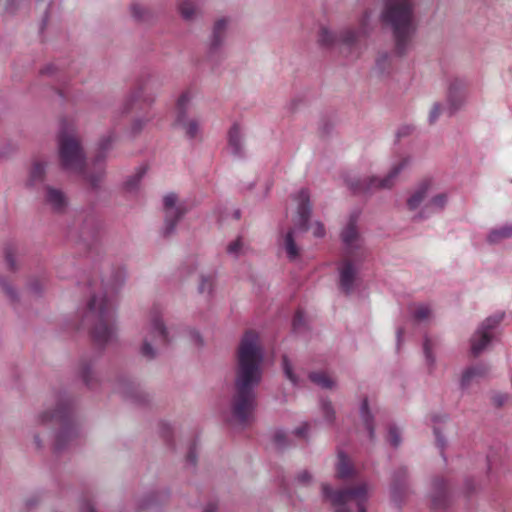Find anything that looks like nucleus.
I'll use <instances>...</instances> for the list:
<instances>
[{"label": "nucleus", "mask_w": 512, "mask_h": 512, "mask_svg": "<svg viewBox=\"0 0 512 512\" xmlns=\"http://www.w3.org/2000/svg\"><path fill=\"white\" fill-rule=\"evenodd\" d=\"M262 361L263 350L259 335L255 331H247L237 351L235 389L228 419L231 425H245L253 418L256 407L255 389L262 378Z\"/></svg>", "instance_id": "f257e3e1"}, {"label": "nucleus", "mask_w": 512, "mask_h": 512, "mask_svg": "<svg viewBox=\"0 0 512 512\" xmlns=\"http://www.w3.org/2000/svg\"><path fill=\"white\" fill-rule=\"evenodd\" d=\"M114 136L109 135L100 140L97 154L91 168H85V154L72 127L63 126L58 136V153L64 170L81 174L92 186H97L104 177L103 161L114 142Z\"/></svg>", "instance_id": "f03ea898"}, {"label": "nucleus", "mask_w": 512, "mask_h": 512, "mask_svg": "<svg viewBox=\"0 0 512 512\" xmlns=\"http://www.w3.org/2000/svg\"><path fill=\"white\" fill-rule=\"evenodd\" d=\"M84 321L92 325V336L99 345L116 339L114 289L103 285L94 287L86 304Z\"/></svg>", "instance_id": "7ed1b4c3"}, {"label": "nucleus", "mask_w": 512, "mask_h": 512, "mask_svg": "<svg viewBox=\"0 0 512 512\" xmlns=\"http://www.w3.org/2000/svg\"><path fill=\"white\" fill-rule=\"evenodd\" d=\"M381 20L393 31L396 52L411 51L416 32L412 0H384Z\"/></svg>", "instance_id": "20e7f679"}, {"label": "nucleus", "mask_w": 512, "mask_h": 512, "mask_svg": "<svg viewBox=\"0 0 512 512\" xmlns=\"http://www.w3.org/2000/svg\"><path fill=\"white\" fill-rule=\"evenodd\" d=\"M293 200L297 205L295 228L290 229L284 235L281 242V247L291 261L297 260L300 255V248L295 241L296 230L307 231L310 229L312 234L317 238H322L325 235V228L321 222L315 221L308 226V220L311 214L310 196L308 191L306 189H301L293 196Z\"/></svg>", "instance_id": "39448f33"}, {"label": "nucleus", "mask_w": 512, "mask_h": 512, "mask_svg": "<svg viewBox=\"0 0 512 512\" xmlns=\"http://www.w3.org/2000/svg\"><path fill=\"white\" fill-rule=\"evenodd\" d=\"M141 337L139 353L148 360L156 358L160 348L170 342L168 329L158 309L150 312L148 323L141 330Z\"/></svg>", "instance_id": "423d86ee"}, {"label": "nucleus", "mask_w": 512, "mask_h": 512, "mask_svg": "<svg viewBox=\"0 0 512 512\" xmlns=\"http://www.w3.org/2000/svg\"><path fill=\"white\" fill-rule=\"evenodd\" d=\"M371 491L372 486L366 482L336 492H333L328 485H322L324 497L331 501L336 512H352L353 505L357 507L358 512H367L366 503Z\"/></svg>", "instance_id": "0eeeda50"}, {"label": "nucleus", "mask_w": 512, "mask_h": 512, "mask_svg": "<svg viewBox=\"0 0 512 512\" xmlns=\"http://www.w3.org/2000/svg\"><path fill=\"white\" fill-rule=\"evenodd\" d=\"M66 409V405L60 403L54 411L43 410L35 414L30 420L27 426V433L36 450H41L44 447L45 439L50 433L52 424L66 417Z\"/></svg>", "instance_id": "6e6552de"}, {"label": "nucleus", "mask_w": 512, "mask_h": 512, "mask_svg": "<svg viewBox=\"0 0 512 512\" xmlns=\"http://www.w3.org/2000/svg\"><path fill=\"white\" fill-rule=\"evenodd\" d=\"M229 25L230 20L227 18H220L214 22L206 45V57L210 62L218 63L226 57Z\"/></svg>", "instance_id": "1a4fd4ad"}, {"label": "nucleus", "mask_w": 512, "mask_h": 512, "mask_svg": "<svg viewBox=\"0 0 512 512\" xmlns=\"http://www.w3.org/2000/svg\"><path fill=\"white\" fill-rule=\"evenodd\" d=\"M502 315L487 317L477 328L471 337V353L478 356L482 353L495 337V329L501 322Z\"/></svg>", "instance_id": "9d476101"}, {"label": "nucleus", "mask_w": 512, "mask_h": 512, "mask_svg": "<svg viewBox=\"0 0 512 512\" xmlns=\"http://www.w3.org/2000/svg\"><path fill=\"white\" fill-rule=\"evenodd\" d=\"M192 99L190 92L182 93L176 103L175 124L184 130L189 138H195L199 134L200 123L195 118H189L187 111Z\"/></svg>", "instance_id": "9b49d317"}, {"label": "nucleus", "mask_w": 512, "mask_h": 512, "mask_svg": "<svg viewBox=\"0 0 512 512\" xmlns=\"http://www.w3.org/2000/svg\"><path fill=\"white\" fill-rule=\"evenodd\" d=\"M163 209V233L165 235H170L175 231L179 220L185 214V207L179 202L178 196L175 193L170 192L163 197Z\"/></svg>", "instance_id": "f8f14e48"}, {"label": "nucleus", "mask_w": 512, "mask_h": 512, "mask_svg": "<svg viewBox=\"0 0 512 512\" xmlns=\"http://www.w3.org/2000/svg\"><path fill=\"white\" fill-rule=\"evenodd\" d=\"M361 261L362 260H358L355 256L344 255L338 266L339 286L346 294L351 293L355 287Z\"/></svg>", "instance_id": "ddd939ff"}, {"label": "nucleus", "mask_w": 512, "mask_h": 512, "mask_svg": "<svg viewBox=\"0 0 512 512\" xmlns=\"http://www.w3.org/2000/svg\"><path fill=\"white\" fill-rule=\"evenodd\" d=\"M373 12L365 11L359 19L358 29H345L343 33V41L349 46L354 47V51L359 52L363 40L372 30Z\"/></svg>", "instance_id": "4468645a"}, {"label": "nucleus", "mask_w": 512, "mask_h": 512, "mask_svg": "<svg viewBox=\"0 0 512 512\" xmlns=\"http://www.w3.org/2000/svg\"><path fill=\"white\" fill-rule=\"evenodd\" d=\"M344 244V255L355 256L358 260H363L365 250L363 240L358 233L354 220L349 221L341 233Z\"/></svg>", "instance_id": "2eb2a0df"}, {"label": "nucleus", "mask_w": 512, "mask_h": 512, "mask_svg": "<svg viewBox=\"0 0 512 512\" xmlns=\"http://www.w3.org/2000/svg\"><path fill=\"white\" fill-rule=\"evenodd\" d=\"M387 174L383 177L370 176L364 179H348L347 185L354 192L359 194H372L379 190H389L394 186L390 180L386 182Z\"/></svg>", "instance_id": "dca6fc26"}, {"label": "nucleus", "mask_w": 512, "mask_h": 512, "mask_svg": "<svg viewBox=\"0 0 512 512\" xmlns=\"http://www.w3.org/2000/svg\"><path fill=\"white\" fill-rule=\"evenodd\" d=\"M433 191V182L425 180L417 185L407 198V207L410 211L419 214L425 203L429 200V196Z\"/></svg>", "instance_id": "f3484780"}, {"label": "nucleus", "mask_w": 512, "mask_h": 512, "mask_svg": "<svg viewBox=\"0 0 512 512\" xmlns=\"http://www.w3.org/2000/svg\"><path fill=\"white\" fill-rule=\"evenodd\" d=\"M489 373V368L484 364H475L462 371L460 387L468 390L478 385Z\"/></svg>", "instance_id": "a211bd4d"}, {"label": "nucleus", "mask_w": 512, "mask_h": 512, "mask_svg": "<svg viewBox=\"0 0 512 512\" xmlns=\"http://www.w3.org/2000/svg\"><path fill=\"white\" fill-rule=\"evenodd\" d=\"M448 193L446 192H437L434 193V190L431 192L429 196V200L425 203L422 210L419 214H415V218L425 219L430 217L433 214L439 213L444 210L448 203Z\"/></svg>", "instance_id": "6ab92c4d"}, {"label": "nucleus", "mask_w": 512, "mask_h": 512, "mask_svg": "<svg viewBox=\"0 0 512 512\" xmlns=\"http://www.w3.org/2000/svg\"><path fill=\"white\" fill-rule=\"evenodd\" d=\"M228 150L237 158L245 155V139L242 128L235 123L228 131Z\"/></svg>", "instance_id": "aec40b11"}, {"label": "nucleus", "mask_w": 512, "mask_h": 512, "mask_svg": "<svg viewBox=\"0 0 512 512\" xmlns=\"http://www.w3.org/2000/svg\"><path fill=\"white\" fill-rule=\"evenodd\" d=\"M407 471L404 468L399 469L393 475V482L391 485L390 495L391 500L395 505L402 503L404 498L409 494V488L405 483Z\"/></svg>", "instance_id": "412c9836"}, {"label": "nucleus", "mask_w": 512, "mask_h": 512, "mask_svg": "<svg viewBox=\"0 0 512 512\" xmlns=\"http://www.w3.org/2000/svg\"><path fill=\"white\" fill-rule=\"evenodd\" d=\"M450 500L447 483L442 478H436L432 483L431 502L436 510L444 509Z\"/></svg>", "instance_id": "4be33fe9"}, {"label": "nucleus", "mask_w": 512, "mask_h": 512, "mask_svg": "<svg viewBox=\"0 0 512 512\" xmlns=\"http://www.w3.org/2000/svg\"><path fill=\"white\" fill-rule=\"evenodd\" d=\"M44 202L54 211L60 212L65 209L68 204V199L65 193L54 186H44Z\"/></svg>", "instance_id": "5701e85b"}, {"label": "nucleus", "mask_w": 512, "mask_h": 512, "mask_svg": "<svg viewBox=\"0 0 512 512\" xmlns=\"http://www.w3.org/2000/svg\"><path fill=\"white\" fill-rule=\"evenodd\" d=\"M344 32L345 30H342L341 32L337 33L331 30L329 27L321 25L318 31V43L324 47H332L336 44H340L354 50V47L349 46L343 41L342 36Z\"/></svg>", "instance_id": "b1692460"}, {"label": "nucleus", "mask_w": 512, "mask_h": 512, "mask_svg": "<svg viewBox=\"0 0 512 512\" xmlns=\"http://www.w3.org/2000/svg\"><path fill=\"white\" fill-rule=\"evenodd\" d=\"M48 162L44 159H34L29 171L27 185L33 188L42 184L46 177Z\"/></svg>", "instance_id": "393cba45"}, {"label": "nucleus", "mask_w": 512, "mask_h": 512, "mask_svg": "<svg viewBox=\"0 0 512 512\" xmlns=\"http://www.w3.org/2000/svg\"><path fill=\"white\" fill-rule=\"evenodd\" d=\"M177 10L185 21H193L200 15V5L198 0H179Z\"/></svg>", "instance_id": "a878e982"}, {"label": "nucleus", "mask_w": 512, "mask_h": 512, "mask_svg": "<svg viewBox=\"0 0 512 512\" xmlns=\"http://www.w3.org/2000/svg\"><path fill=\"white\" fill-rule=\"evenodd\" d=\"M412 164V158L408 155L401 156L398 158L390 167L389 172L387 173L386 182L389 183L391 180L394 184L396 183L398 177L401 173L406 171Z\"/></svg>", "instance_id": "bb28decb"}, {"label": "nucleus", "mask_w": 512, "mask_h": 512, "mask_svg": "<svg viewBox=\"0 0 512 512\" xmlns=\"http://www.w3.org/2000/svg\"><path fill=\"white\" fill-rule=\"evenodd\" d=\"M77 436V430L74 426L65 425L57 434L55 438L54 448L57 451L64 449L66 442L71 441Z\"/></svg>", "instance_id": "cd10ccee"}, {"label": "nucleus", "mask_w": 512, "mask_h": 512, "mask_svg": "<svg viewBox=\"0 0 512 512\" xmlns=\"http://www.w3.org/2000/svg\"><path fill=\"white\" fill-rule=\"evenodd\" d=\"M146 174V168L145 167H138L134 173H132L130 176L127 177V179L124 182V189L127 192H136L141 184V181Z\"/></svg>", "instance_id": "c85d7f7f"}, {"label": "nucleus", "mask_w": 512, "mask_h": 512, "mask_svg": "<svg viewBox=\"0 0 512 512\" xmlns=\"http://www.w3.org/2000/svg\"><path fill=\"white\" fill-rule=\"evenodd\" d=\"M360 418L369 434V437L373 438V436H374L373 416L369 409L367 399H364L360 405Z\"/></svg>", "instance_id": "c756f323"}, {"label": "nucleus", "mask_w": 512, "mask_h": 512, "mask_svg": "<svg viewBox=\"0 0 512 512\" xmlns=\"http://www.w3.org/2000/svg\"><path fill=\"white\" fill-rule=\"evenodd\" d=\"M511 237L512 225H504L502 227L492 229L487 236V240L491 244H497L500 243L502 240Z\"/></svg>", "instance_id": "7c9ffc66"}, {"label": "nucleus", "mask_w": 512, "mask_h": 512, "mask_svg": "<svg viewBox=\"0 0 512 512\" xmlns=\"http://www.w3.org/2000/svg\"><path fill=\"white\" fill-rule=\"evenodd\" d=\"M336 471H337V476L341 479L348 478V477L352 476L354 473V468L352 467L349 459L342 452H339V454H338V462L336 465Z\"/></svg>", "instance_id": "2f4dec72"}, {"label": "nucleus", "mask_w": 512, "mask_h": 512, "mask_svg": "<svg viewBox=\"0 0 512 512\" xmlns=\"http://www.w3.org/2000/svg\"><path fill=\"white\" fill-rule=\"evenodd\" d=\"M216 288V277L213 274L202 275L198 286L200 294L210 297L213 295Z\"/></svg>", "instance_id": "473e14b6"}, {"label": "nucleus", "mask_w": 512, "mask_h": 512, "mask_svg": "<svg viewBox=\"0 0 512 512\" xmlns=\"http://www.w3.org/2000/svg\"><path fill=\"white\" fill-rule=\"evenodd\" d=\"M310 380L322 388H333L335 381L324 372H314L309 375Z\"/></svg>", "instance_id": "72a5a7b5"}, {"label": "nucleus", "mask_w": 512, "mask_h": 512, "mask_svg": "<svg viewBox=\"0 0 512 512\" xmlns=\"http://www.w3.org/2000/svg\"><path fill=\"white\" fill-rule=\"evenodd\" d=\"M423 351H424V357H425V364L427 366L428 372L432 373L435 365H436V358L432 351V346L430 340L426 339L423 344Z\"/></svg>", "instance_id": "f704fd0d"}, {"label": "nucleus", "mask_w": 512, "mask_h": 512, "mask_svg": "<svg viewBox=\"0 0 512 512\" xmlns=\"http://www.w3.org/2000/svg\"><path fill=\"white\" fill-rule=\"evenodd\" d=\"M245 245L243 240L238 237L234 241L230 242L227 246V253L233 258H238L245 253Z\"/></svg>", "instance_id": "c9c22d12"}, {"label": "nucleus", "mask_w": 512, "mask_h": 512, "mask_svg": "<svg viewBox=\"0 0 512 512\" xmlns=\"http://www.w3.org/2000/svg\"><path fill=\"white\" fill-rule=\"evenodd\" d=\"M432 314V309L426 304H419L413 310V317L419 322L428 321Z\"/></svg>", "instance_id": "e433bc0d"}, {"label": "nucleus", "mask_w": 512, "mask_h": 512, "mask_svg": "<svg viewBox=\"0 0 512 512\" xmlns=\"http://www.w3.org/2000/svg\"><path fill=\"white\" fill-rule=\"evenodd\" d=\"M282 367H283V371H284V374L285 376L287 377V379L294 385V386H298L300 385V378L298 377V375L294 372L293 370V367H292V364L290 363L289 359L287 358V356H284L283 359H282Z\"/></svg>", "instance_id": "4c0bfd02"}, {"label": "nucleus", "mask_w": 512, "mask_h": 512, "mask_svg": "<svg viewBox=\"0 0 512 512\" xmlns=\"http://www.w3.org/2000/svg\"><path fill=\"white\" fill-rule=\"evenodd\" d=\"M130 13L132 17L138 21H145L150 16L149 10L140 3L131 4Z\"/></svg>", "instance_id": "58836bf2"}, {"label": "nucleus", "mask_w": 512, "mask_h": 512, "mask_svg": "<svg viewBox=\"0 0 512 512\" xmlns=\"http://www.w3.org/2000/svg\"><path fill=\"white\" fill-rule=\"evenodd\" d=\"M79 374L82 378V380L86 383V385L91 386L93 379H94V373L92 370V367L89 363H82L80 365Z\"/></svg>", "instance_id": "ea45409f"}, {"label": "nucleus", "mask_w": 512, "mask_h": 512, "mask_svg": "<svg viewBox=\"0 0 512 512\" xmlns=\"http://www.w3.org/2000/svg\"><path fill=\"white\" fill-rule=\"evenodd\" d=\"M142 97V90H137L132 93L122 104L121 112L123 114H127L131 109L133 104Z\"/></svg>", "instance_id": "a19ab883"}, {"label": "nucleus", "mask_w": 512, "mask_h": 512, "mask_svg": "<svg viewBox=\"0 0 512 512\" xmlns=\"http://www.w3.org/2000/svg\"><path fill=\"white\" fill-rule=\"evenodd\" d=\"M388 441L394 447L399 446V444L401 443V433L396 426H391L389 428Z\"/></svg>", "instance_id": "79ce46f5"}, {"label": "nucleus", "mask_w": 512, "mask_h": 512, "mask_svg": "<svg viewBox=\"0 0 512 512\" xmlns=\"http://www.w3.org/2000/svg\"><path fill=\"white\" fill-rule=\"evenodd\" d=\"M149 120H150L149 118L134 119L131 124V127H130L131 134L136 135V134L140 133L143 130V128L146 126V124L148 123Z\"/></svg>", "instance_id": "37998d69"}, {"label": "nucleus", "mask_w": 512, "mask_h": 512, "mask_svg": "<svg viewBox=\"0 0 512 512\" xmlns=\"http://www.w3.org/2000/svg\"><path fill=\"white\" fill-rule=\"evenodd\" d=\"M0 288L3 290V292L9 299H16V292L12 285L7 280L0 278Z\"/></svg>", "instance_id": "c03bdc74"}, {"label": "nucleus", "mask_w": 512, "mask_h": 512, "mask_svg": "<svg viewBox=\"0 0 512 512\" xmlns=\"http://www.w3.org/2000/svg\"><path fill=\"white\" fill-rule=\"evenodd\" d=\"M463 101H464L463 96H460L459 98H457L456 96H454L453 92L450 91L449 96H448L450 113H453L455 110H457L462 105Z\"/></svg>", "instance_id": "a18cd8bd"}, {"label": "nucleus", "mask_w": 512, "mask_h": 512, "mask_svg": "<svg viewBox=\"0 0 512 512\" xmlns=\"http://www.w3.org/2000/svg\"><path fill=\"white\" fill-rule=\"evenodd\" d=\"M312 481V475L308 471H301L295 478L297 486H305Z\"/></svg>", "instance_id": "49530a36"}, {"label": "nucleus", "mask_w": 512, "mask_h": 512, "mask_svg": "<svg viewBox=\"0 0 512 512\" xmlns=\"http://www.w3.org/2000/svg\"><path fill=\"white\" fill-rule=\"evenodd\" d=\"M321 408L326 420L332 422L334 419V410L332 408L331 403L328 401H323L321 404Z\"/></svg>", "instance_id": "de8ad7c7"}, {"label": "nucleus", "mask_w": 512, "mask_h": 512, "mask_svg": "<svg viewBox=\"0 0 512 512\" xmlns=\"http://www.w3.org/2000/svg\"><path fill=\"white\" fill-rule=\"evenodd\" d=\"M287 435L283 431H276L273 436L274 443L278 448H283L286 445Z\"/></svg>", "instance_id": "09e8293b"}, {"label": "nucleus", "mask_w": 512, "mask_h": 512, "mask_svg": "<svg viewBox=\"0 0 512 512\" xmlns=\"http://www.w3.org/2000/svg\"><path fill=\"white\" fill-rule=\"evenodd\" d=\"M441 114V106L439 103H435L429 113V122L435 123Z\"/></svg>", "instance_id": "8fccbe9b"}, {"label": "nucleus", "mask_w": 512, "mask_h": 512, "mask_svg": "<svg viewBox=\"0 0 512 512\" xmlns=\"http://www.w3.org/2000/svg\"><path fill=\"white\" fill-rule=\"evenodd\" d=\"M303 322H304V316L301 312H298L295 315L294 320H293L294 330H298L300 328V326L303 324Z\"/></svg>", "instance_id": "3c124183"}, {"label": "nucleus", "mask_w": 512, "mask_h": 512, "mask_svg": "<svg viewBox=\"0 0 512 512\" xmlns=\"http://www.w3.org/2000/svg\"><path fill=\"white\" fill-rule=\"evenodd\" d=\"M434 434L436 437L437 445L442 450L446 445V441H445L444 437L440 434L438 429L434 430Z\"/></svg>", "instance_id": "603ef678"}, {"label": "nucleus", "mask_w": 512, "mask_h": 512, "mask_svg": "<svg viewBox=\"0 0 512 512\" xmlns=\"http://www.w3.org/2000/svg\"><path fill=\"white\" fill-rule=\"evenodd\" d=\"M308 430V424L304 423L294 430V434L299 437H305Z\"/></svg>", "instance_id": "864d4df0"}, {"label": "nucleus", "mask_w": 512, "mask_h": 512, "mask_svg": "<svg viewBox=\"0 0 512 512\" xmlns=\"http://www.w3.org/2000/svg\"><path fill=\"white\" fill-rule=\"evenodd\" d=\"M189 335H190V337H191V340H192L195 344H197V345L202 344V338H201V336H200L199 332H197L196 330H190V331H189Z\"/></svg>", "instance_id": "5fc2aeb1"}, {"label": "nucleus", "mask_w": 512, "mask_h": 512, "mask_svg": "<svg viewBox=\"0 0 512 512\" xmlns=\"http://www.w3.org/2000/svg\"><path fill=\"white\" fill-rule=\"evenodd\" d=\"M6 262L11 269H14L15 261H14L13 255L9 252L6 254Z\"/></svg>", "instance_id": "6e6d98bb"}, {"label": "nucleus", "mask_w": 512, "mask_h": 512, "mask_svg": "<svg viewBox=\"0 0 512 512\" xmlns=\"http://www.w3.org/2000/svg\"><path fill=\"white\" fill-rule=\"evenodd\" d=\"M82 511L83 512H96L93 505L89 502L83 504Z\"/></svg>", "instance_id": "4d7b16f0"}, {"label": "nucleus", "mask_w": 512, "mask_h": 512, "mask_svg": "<svg viewBox=\"0 0 512 512\" xmlns=\"http://www.w3.org/2000/svg\"><path fill=\"white\" fill-rule=\"evenodd\" d=\"M388 59H389V56H388L387 54H383V55H381V56L377 59V66H378V67H380V68L382 69V67H381L382 62H384V61H386V60H388Z\"/></svg>", "instance_id": "13d9d810"}, {"label": "nucleus", "mask_w": 512, "mask_h": 512, "mask_svg": "<svg viewBox=\"0 0 512 512\" xmlns=\"http://www.w3.org/2000/svg\"><path fill=\"white\" fill-rule=\"evenodd\" d=\"M466 488H467V490H468L469 492H470V491H472V490L474 489V486L472 485V482H471V481H468V482L466 483Z\"/></svg>", "instance_id": "bf43d9fd"}, {"label": "nucleus", "mask_w": 512, "mask_h": 512, "mask_svg": "<svg viewBox=\"0 0 512 512\" xmlns=\"http://www.w3.org/2000/svg\"><path fill=\"white\" fill-rule=\"evenodd\" d=\"M188 457H189L190 461H191L192 463H194V461H195V460H194V457L192 456V453H190Z\"/></svg>", "instance_id": "052dcab7"}, {"label": "nucleus", "mask_w": 512, "mask_h": 512, "mask_svg": "<svg viewBox=\"0 0 512 512\" xmlns=\"http://www.w3.org/2000/svg\"><path fill=\"white\" fill-rule=\"evenodd\" d=\"M400 334H401V331H397V337L399 338L400 337Z\"/></svg>", "instance_id": "680f3d73"}]
</instances>
